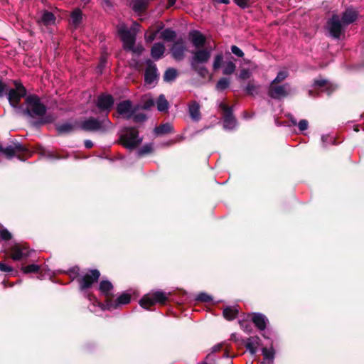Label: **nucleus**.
<instances>
[{"instance_id":"1","label":"nucleus","mask_w":364,"mask_h":364,"mask_svg":"<svg viewBox=\"0 0 364 364\" xmlns=\"http://www.w3.org/2000/svg\"><path fill=\"white\" fill-rule=\"evenodd\" d=\"M19 109L28 118L30 123L35 127L51 123L54 121V117L52 115L46 114V106L36 95L26 96L24 104L19 107Z\"/></svg>"},{"instance_id":"2","label":"nucleus","mask_w":364,"mask_h":364,"mask_svg":"<svg viewBox=\"0 0 364 364\" xmlns=\"http://www.w3.org/2000/svg\"><path fill=\"white\" fill-rule=\"evenodd\" d=\"M211 53V48H198L192 52V56L190 59L191 68L202 77H205L208 74V70L203 65L209 61Z\"/></svg>"},{"instance_id":"3","label":"nucleus","mask_w":364,"mask_h":364,"mask_svg":"<svg viewBox=\"0 0 364 364\" xmlns=\"http://www.w3.org/2000/svg\"><path fill=\"white\" fill-rule=\"evenodd\" d=\"M100 273L97 269L90 270V273L86 274L79 279L80 291L83 292L84 296L92 302V305L89 306L91 311H95V308L98 306V300L91 294L88 293L87 289L97 282Z\"/></svg>"},{"instance_id":"4","label":"nucleus","mask_w":364,"mask_h":364,"mask_svg":"<svg viewBox=\"0 0 364 364\" xmlns=\"http://www.w3.org/2000/svg\"><path fill=\"white\" fill-rule=\"evenodd\" d=\"M80 127L86 132H105L112 128V124L107 117L101 119L89 117L80 123Z\"/></svg>"},{"instance_id":"5","label":"nucleus","mask_w":364,"mask_h":364,"mask_svg":"<svg viewBox=\"0 0 364 364\" xmlns=\"http://www.w3.org/2000/svg\"><path fill=\"white\" fill-rule=\"evenodd\" d=\"M230 55V53H228ZM220 68H223V73L226 75H232L236 70V65L234 63L233 58L230 56V58L223 62V53H218L215 55L213 69V70H218Z\"/></svg>"},{"instance_id":"6","label":"nucleus","mask_w":364,"mask_h":364,"mask_svg":"<svg viewBox=\"0 0 364 364\" xmlns=\"http://www.w3.org/2000/svg\"><path fill=\"white\" fill-rule=\"evenodd\" d=\"M292 92L293 90L289 83L279 85V83L270 82L267 90L268 96L274 100H281Z\"/></svg>"},{"instance_id":"7","label":"nucleus","mask_w":364,"mask_h":364,"mask_svg":"<svg viewBox=\"0 0 364 364\" xmlns=\"http://www.w3.org/2000/svg\"><path fill=\"white\" fill-rule=\"evenodd\" d=\"M346 27L341 20L340 15L333 14L327 21L326 30L329 36L334 39H339Z\"/></svg>"},{"instance_id":"8","label":"nucleus","mask_w":364,"mask_h":364,"mask_svg":"<svg viewBox=\"0 0 364 364\" xmlns=\"http://www.w3.org/2000/svg\"><path fill=\"white\" fill-rule=\"evenodd\" d=\"M121 139L123 145L129 149L136 148L142 141V138L139 136L138 131L134 127L126 128L124 133L121 136Z\"/></svg>"},{"instance_id":"9","label":"nucleus","mask_w":364,"mask_h":364,"mask_svg":"<svg viewBox=\"0 0 364 364\" xmlns=\"http://www.w3.org/2000/svg\"><path fill=\"white\" fill-rule=\"evenodd\" d=\"M131 296L129 294L124 293L119 295L115 300L107 299L105 303L98 302V306L102 311H113L117 309L122 305L129 304Z\"/></svg>"},{"instance_id":"10","label":"nucleus","mask_w":364,"mask_h":364,"mask_svg":"<svg viewBox=\"0 0 364 364\" xmlns=\"http://www.w3.org/2000/svg\"><path fill=\"white\" fill-rule=\"evenodd\" d=\"M117 31L123 42L124 48L127 50H132L136 41V35L124 23L117 26Z\"/></svg>"},{"instance_id":"11","label":"nucleus","mask_w":364,"mask_h":364,"mask_svg":"<svg viewBox=\"0 0 364 364\" xmlns=\"http://www.w3.org/2000/svg\"><path fill=\"white\" fill-rule=\"evenodd\" d=\"M167 299V296L164 291H156L149 293L143 296L139 301V304L145 309H149V307L154 306L156 303H164Z\"/></svg>"},{"instance_id":"12","label":"nucleus","mask_w":364,"mask_h":364,"mask_svg":"<svg viewBox=\"0 0 364 364\" xmlns=\"http://www.w3.org/2000/svg\"><path fill=\"white\" fill-rule=\"evenodd\" d=\"M218 108L223 114V119L224 129L225 130H232L235 129L237 123L232 114V107L228 106L224 102H220L218 103Z\"/></svg>"},{"instance_id":"13","label":"nucleus","mask_w":364,"mask_h":364,"mask_svg":"<svg viewBox=\"0 0 364 364\" xmlns=\"http://www.w3.org/2000/svg\"><path fill=\"white\" fill-rule=\"evenodd\" d=\"M15 88L10 89L8 92V100L10 105L14 108H18V103L21 98L26 97V90L21 83L14 81Z\"/></svg>"},{"instance_id":"14","label":"nucleus","mask_w":364,"mask_h":364,"mask_svg":"<svg viewBox=\"0 0 364 364\" xmlns=\"http://www.w3.org/2000/svg\"><path fill=\"white\" fill-rule=\"evenodd\" d=\"M146 68L144 73V82L146 85L154 87L159 80V73L156 64L151 60L146 61Z\"/></svg>"},{"instance_id":"15","label":"nucleus","mask_w":364,"mask_h":364,"mask_svg":"<svg viewBox=\"0 0 364 364\" xmlns=\"http://www.w3.org/2000/svg\"><path fill=\"white\" fill-rule=\"evenodd\" d=\"M139 109V105L133 107L132 102L129 100H123L117 105V113L127 119H132V117Z\"/></svg>"},{"instance_id":"16","label":"nucleus","mask_w":364,"mask_h":364,"mask_svg":"<svg viewBox=\"0 0 364 364\" xmlns=\"http://www.w3.org/2000/svg\"><path fill=\"white\" fill-rule=\"evenodd\" d=\"M28 149L20 143H14L6 147H3L0 144V152L5 155L8 159H11L18 153L27 152Z\"/></svg>"},{"instance_id":"17","label":"nucleus","mask_w":364,"mask_h":364,"mask_svg":"<svg viewBox=\"0 0 364 364\" xmlns=\"http://www.w3.org/2000/svg\"><path fill=\"white\" fill-rule=\"evenodd\" d=\"M96 105L100 111L108 113L114 105V98L111 95L102 94L98 96Z\"/></svg>"},{"instance_id":"18","label":"nucleus","mask_w":364,"mask_h":364,"mask_svg":"<svg viewBox=\"0 0 364 364\" xmlns=\"http://www.w3.org/2000/svg\"><path fill=\"white\" fill-rule=\"evenodd\" d=\"M187 48L185 42L182 39H178L172 45L171 52L172 57L178 61L182 60L184 58L185 52Z\"/></svg>"},{"instance_id":"19","label":"nucleus","mask_w":364,"mask_h":364,"mask_svg":"<svg viewBox=\"0 0 364 364\" xmlns=\"http://www.w3.org/2000/svg\"><path fill=\"white\" fill-rule=\"evenodd\" d=\"M359 14L355 9L348 8L341 14L340 17L344 26L346 28V26L355 22Z\"/></svg>"},{"instance_id":"20","label":"nucleus","mask_w":364,"mask_h":364,"mask_svg":"<svg viewBox=\"0 0 364 364\" xmlns=\"http://www.w3.org/2000/svg\"><path fill=\"white\" fill-rule=\"evenodd\" d=\"M11 257L14 260L18 261L28 257V250L27 247L19 244H16L11 247Z\"/></svg>"},{"instance_id":"21","label":"nucleus","mask_w":364,"mask_h":364,"mask_svg":"<svg viewBox=\"0 0 364 364\" xmlns=\"http://www.w3.org/2000/svg\"><path fill=\"white\" fill-rule=\"evenodd\" d=\"M188 36L191 42L196 48H200L205 46L206 38L199 31H191L188 33Z\"/></svg>"},{"instance_id":"22","label":"nucleus","mask_w":364,"mask_h":364,"mask_svg":"<svg viewBox=\"0 0 364 364\" xmlns=\"http://www.w3.org/2000/svg\"><path fill=\"white\" fill-rule=\"evenodd\" d=\"M252 321L255 326L260 331H264L269 323L267 316L261 313H253L252 315Z\"/></svg>"},{"instance_id":"23","label":"nucleus","mask_w":364,"mask_h":364,"mask_svg":"<svg viewBox=\"0 0 364 364\" xmlns=\"http://www.w3.org/2000/svg\"><path fill=\"white\" fill-rule=\"evenodd\" d=\"M200 106L197 101H192L188 104V113L193 122H199L201 119Z\"/></svg>"},{"instance_id":"24","label":"nucleus","mask_w":364,"mask_h":364,"mask_svg":"<svg viewBox=\"0 0 364 364\" xmlns=\"http://www.w3.org/2000/svg\"><path fill=\"white\" fill-rule=\"evenodd\" d=\"M164 52L165 46L164 43H155L151 47V55L154 60H158L164 56Z\"/></svg>"},{"instance_id":"25","label":"nucleus","mask_w":364,"mask_h":364,"mask_svg":"<svg viewBox=\"0 0 364 364\" xmlns=\"http://www.w3.org/2000/svg\"><path fill=\"white\" fill-rule=\"evenodd\" d=\"M260 339L258 336H252L247 338L245 347L252 355H255L257 351Z\"/></svg>"},{"instance_id":"26","label":"nucleus","mask_w":364,"mask_h":364,"mask_svg":"<svg viewBox=\"0 0 364 364\" xmlns=\"http://www.w3.org/2000/svg\"><path fill=\"white\" fill-rule=\"evenodd\" d=\"M313 86L322 92H326L328 95L334 90L333 85L323 79L315 80Z\"/></svg>"},{"instance_id":"27","label":"nucleus","mask_w":364,"mask_h":364,"mask_svg":"<svg viewBox=\"0 0 364 364\" xmlns=\"http://www.w3.org/2000/svg\"><path fill=\"white\" fill-rule=\"evenodd\" d=\"M99 290L106 297L112 296L113 285L108 280H102L100 283Z\"/></svg>"},{"instance_id":"28","label":"nucleus","mask_w":364,"mask_h":364,"mask_svg":"<svg viewBox=\"0 0 364 364\" xmlns=\"http://www.w3.org/2000/svg\"><path fill=\"white\" fill-rule=\"evenodd\" d=\"M262 353L264 357L262 364H274L275 351L272 346L269 348H263Z\"/></svg>"},{"instance_id":"29","label":"nucleus","mask_w":364,"mask_h":364,"mask_svg":"<svg viewBox=\"0 0 364 364\" xmlns=\"http://www.w3.org/2000/svg\"><path fill=\"white\" fill-rule=\"evenodd\" d=\"M55 17L54 14L48 11H44L41 16L38 23H43L45 26H51L55 24Z\"/></svg>"},{"instance_id":"30","label":"nucleus","mask_w":364,"mask_h":364,"mask_svg":"<svg viewBox=\"0 0 364 364\" xmlns=\"http://www.w3.org/2000/svg\"><path fill=\"white\" fill-rule=\"evenodd\" d=\"M76 125L71 122H65L56 126L57 131L60 134H68L75 129Z\"/></svg>"},{"instance_id":"31","label":"nucleus","mask_w":364,"mask_h":364,"mask_svg":"<svg viewBox=\"0 0 364 364\" xmlns=\"http://www.w3.org/2000/svg\"><path fill=\"white\" fill-rule=\"evenodd\" d=\"M239 313L236 306H229L223 309V314L225 318L231 321L235 319Z\"/></svg>"},{"instance_id":"32","label":"nucleus","mask_w":364,"mask_h":364,"mask_svg":"<svg viewBox=\"0 0 364 364\" xmlns=\"http://www.w3.org/2000/svg\"><path fill=\"white\" fill-rule=\"evenodd\" d=\"M173 131V126L170 123H164L156 127L154 129V132L156 136H161Z\"/></svg>"},{"instance_id":"33","label":"nucleus","mask_w":364,"mask_h":364,"mask_svg":"<svg viewBox=\"0 0 364 364\" xmlns=\"http://www.w3.org/2000/svg\"><path fill=\"white\" fill-rule=\"evenodd\" d=\"M131 4L135 12L144 11L149 4L145 0H132Z\"/></svg>"},{"instance_id":"34","label":"nucleus","mask_w":364,"mask_h":364,"mask_svg":"<svg viewBox=\"0 0 364 364\" xmlns=\"http://www.w3.org/2000/svg\"><path fill=\"white\" fill-rule=\"evenodd\" d=\"M155 103L159 112H166L168 109V102L164 95H160Z\"/></svg>"},{"instance_id":"35","label":"nucleus","mask_w":364,"mask_h":364,"mask_svg":"<svg viewBox=\"0 0 364 364\" xmlns=\"http://www.w3.org/2000/svg\"><path fill=\"white\" fill-rule=\"evenodd\" d=\"M176 37V33L171 28H166L161 33V38L163 40L171 42L173 41Z\"/></svg>"},{"instance_id":"36","label":"nucleus","mask_w":364,"mask_h":364,"mask_svg":"<svg viewBox=\"0 0 364 364\" xmlns=\"http://www.w3.org/2000/svg\"><path fill=\"white\" fill-rule=\"evenodd\" d=\"M71 23L77 27L82 21V12L80 9H75L71 13Z\"/></svg>"},{"instance_id":"37","label":"nucleus","mask_w":364,"mask_h":364,"mask_svg":"<svg viewBox=\"0 0 364 364\" xmlns=\"http://www.w3.org/2000/svg\"><path fill=\"white\" fill-rule=\"evenodd\" d=\"M259 85L254 83L253 81H250L245 87L246 92L250 95H254L258 93Z\"/></svg>"},{"instance_id":"38","label":"nucleus","mask_w":364,"mask_h":364,"mask_svg":"<svg viewBox=\"0 0 364 364\" xmlns=\"http://www.w3.org/2000/svg\"><path fill=\"white\" fill-rule=\"evenodd\" d=\"M177 76V71L174 68H168L164 75V80L166 82L173 81Z\"/></svg>"},{"instance_id":"39","label":"nucleus","mask_w":364,"mask_h":364,"mask_svg":"<svg viewBox=\"0 0 364 364\" xmlns=\"http://www.w3.org/2000/svg\"><path fill=\"white\" fill-rule=\"evenodd\" d=\"M153 151V144L149 143L142 146L137 151L136 155L141 157L145 154H149Z\"/></svg>"},{"instance_id":"40","label":"nucleus","mask_w":364,"mask_h":364,"mask_svg":"<svg viewBox=\"0 0 364 364\" xmlns=\"http://www.w3.org/2000/svg\"><path fill=\"white\" fill-rule=\"evenodd\" d=\"M230 85V80L227 77H221L217 82L215 87L218 91H223Z\"/></svg>"},{"instance_id":"41","label":"nucleus","mask_w":364,"mask_h":364,"mask_svg":"<svg viewBox=\"0 0 364 364\" xmlns=\"http://www.w3.org/2000/svg\"><path fill=\"white\" fill-rule=\"evenodd\" d=\"M322 145L323 147H326L328 145L335 144V139L333 136L329 134H323L321 136Z\"/></svg>"},{"instance_id":"42","label":"nucleus","mask_w":364,"mask_h":364,"mask_svg":"<svg viewBox=\"0 0 364 364\" xmlns=\"http://www.w3.org/2000/svg\"><path fill=\"white\" fill-rule=\"evenodd\" d=\"M11 233L1 224H0V240H9L11 239Z\"/></svg>"},{"instance_id":"43","label":"nucleus","mask_w":364,"mask_h":364,"mask_svg":"<svg viewBox=\"0 0 364 364\" xmlns=\"http://www.w3.org/2000/svg\"><path fill=\"white\" fill-rule=\"evenodd\" d=\"M40 269V266L36 264L22 267V271L24 274L37 273Z\"/></svg>"},{"instance_id":"44","label":"nucleus","mask_w":364,"mask_h":364,"mask_svg":"<svg viewBox=\"0 0 364 364\" xmlns=\"http://www.w3.org/2000/svg\"><path fill=\"white\" fill-rule=\"evenodd\" d=\"M289 76V73L286 70H280L276 77L271 82H275V83H279L284 80L287 77Z\"/></svg>"},{"instance_id":"45","label":"nucleus","mask_w":364,"mask_h":364,"mask_svg":"<svg viewBox=\"0 0 364 364\" xmlns=\"http://www.w3.org/2000/svg\"><path fill=\"white\" fill-rule=\"evenodd\" d=\"M132 118L134 122L141 123L145 122L147 119V117L144 113H137V112H136Z\"/></svg>"},{"instance_id":"46","label":"nucleus","mask_w":364,"mask_h":364,"mask_svg":"<svg viewBox=\"0 0 364 364\" xmlns=\"http://www.w3.org/2000/svg\"><path fill=\"white\" fill-rule=\"evenodd\" d=\"M218 358L213 353H208L205 360L198 364H215Z\"/></svg>"},{"instance_id":"47","label":"nucleus","mask_w":364,"mask_h":364,"mask_svg":"<svg viewBox=\"0 0 364 364\" xmlns=\"http://www.w3.org/2000/svg\"><path fill=\"white\" fill-rule=\"evenodd\" d=\"M196 300L198 301L209 302L212 301V296L205 292H201L196 296Z\"/></svg>"},{"instance_id":"48","label":"nucleus","mask_w":364,"mask_h":364,"mask_svg":"<svg viewBox=\"0 0 364 364\" xmlns=\"http://www.w3.org/2000/svg\"><path fill=\"white\" fill-rule=\"evenodd\" d=\"M235 4L241 9H247L250 6L251 0H233Z\"/></svg>"},{"instance_id":"49","label":"nucleus","mask_w":364,"mask_h":364,"mask_svg":"<svg viewBox=\"0 0 364 364\" xmlns=\"http://www.w3.org/2000/svg\"><path fill=\"white\" fill-rule=\"evenodd\" d=\"M250 76L251 72L250 71V70L244 68L240 70V73L238 75V79L240 80H245L250 78Z\"/></svg>"},{"instance_id":"50","label":"nucleus","mask_w":364,"mask_h":364,"mask_svg":"<svg viewBox=\"0 0 364 364\" xmlns=\"http://www.w3.org/2000/svg\"><path fill=\"white\" fill-rule=\"evenodd\" d=\"M231 52L236 56L242 58L244 56V52L237 46H232L231 48Z\"/></svg>"},{"instance_id":"51","label":"nucleus","mask_w":364,"mask_h":364,"mask_svg":"<svg viewBox=\"0 0 364 364\" xmlns=\"http://www.w3.org/2000/svg\"><path fill=\"white\" fill-rule=\"evenodd\" d=\"M155 105V101L152 98H148L144 101V103L142 106L144 109H149Z\"/></svg>"},{"instance_id":"52","label":"nucleus","mask_w":364,"mask_h":364,"mask_svg":"<svg viewBox=\"0 0 364 364\" xmlns=\"http://www.w3.org/2000/svg\"><path fill=\"white\" fill-rule=\"evenodd\" d=\"M157 32L154 31L150 33H146L144 35L145 41L146 43H151L156 37Z\"/></svg>"},{"instance_id":"53","label":"nucleus","mask_w":364,"mask_h":364,"mask_svg":"<svg viewBox=\"0 0 364 364\" xmlns=\"http://www.w3.org/2000/svg\"><path fill=\"white\" fill-rule=\"evenodd\" d=\"M298 127L300 131L304 132L309 127L308 121L306 119H301L298 123Z\"/></svg>"},{"instance_id":"54","label":"nucleus","mask_w":364,"mask_h":364,"mask_svg":"<svg viewBox=\"0 0 364 364\" xmlns=\"http://www.w3.org/2000/svg\"><path fill=\"white\" fill-rule=\"evenodd\" d=\"M239 323L241 326V328L246 332H250L251 331V326L248 321H240Z\"/></svg>"},{"instance_id":"55","label":"nucleus","mask_w":364,"mask_h":364,"mask_svg":"<svg viewBox=\"0 0 364 364\" xmlns=\"http://www.w3.org/2000/svg\"><path fill=\"white\" fill-rule=\"evenodd\" d=\"M0 271L5 272H11L14 271L13 268L4 262H0Z\"/></svg>"},{"instance_id":"56","label":"nucleus","mask_w":364,"mask_h":364,"mask_svg":"<svg viewBox=\"0 0 364 364\" xmlns=\"http://www.w3.org/2000/svg\"><path fill=\"white\" fill-rule=\"evenodd\" d=\"M140 25L137 22L134 21L132 24V26L129 30L132 31V32L134 33V35L136 36L137 33L139 31Z\"/></svg>"},{"instance_id":"57","label":"nucleus","mask_w":364,"mask_h":364,"mask_svg":"<svg viewBox=\"0 0 364 364\" xmlns=\"http://www.w3.org/2000/svg\"><path fill=\"white\" fill-rule=\"evenodd\" d=\"M107 63V55H102L100 58V64L98 65V68L100 70H102L103 68L106 65Z\"/></svg>"},{"instance_id":"58","label":"nucleus","mask_w":364,"mask_h":364,"mask_svg":"<svg viewBox=\"0 0 364 364\" xmlns=\"http://www.w3.org/2000/svg\"><path fill=\"white\" fill-rule=\"evenodd\" d=\"M7 91V86L0 80V97H3Z\"/></svg>"},{"instance_id":"59","label":"nucleus","mask_w":364,"mask_h":364,"mask_svg":"<svg viewBox=\"0 0 364 364\" xmlns=\"http://www.w3.org/2000/svg\"><path fill=\"white\" fill-rule=\"evenodd\" d=\"M84 144H85V148H87V149H90L94 145L93 142L91 140H90V139L85 140Z\"/></svg>"},{"instance_id":"60","label":"nucleus","mask_w":364,"mask_h":364,"mask_svg":"<svg viewBox=\"0 0 364 364\" xmlns=\"http://www.w3.org/2000/svg\"><path fill=\"white\" fill-rule=\"evenodd\" d=\"M221 348V345L220 344H218V345H215L212 348H211V352L210 353H213L215 355V353L218 351Z\"/></svg>"},{"instance_id":"61","label":"nucleus","mask_w":364,"mask_h":364,"mask_svg":"<svg viewBox=\"0 0 364 364\" xmlns=\"http://www.w3.org/2000/svg\"><path fill=\"white\" fill-rule=\"evenodd\" d=\"M176 0H168V6H172L175 4Z\"/></svg>"},{"instance_id":"62","label":"nucleus","mask_w":364,"mask_h":364,"mask_svg":"<svg viewBox=\"0 0 364 364\" xmlns=\"http://www.w3.org/2000/svg\"><path fill=\"white\" fill-rule=\"evenodd\" d=\"M218 3L224 4H229L230 1V0H218Z\"/></svg>"},{"instance_id":"63","label":"nucleus","mask_w":364,"mask_h":364,"mask_svg":"<svg viewBox=\"0 0 364 364\" xmlns=\"http://www.w3.org/2000/svg\"><path fill=\"white\" fill-rule=\"evenodd\" d=\"M103 3L107 6H112V2L109 0H103Z\"/></svg>"},{"instance_id":"64","label":"nucleus","mask_w":364,"mask_h":364,"mask_svg":"<svg viewBox=\"0 0 364 364\" xmlns=\"http://www.w3.org/2000/svg\"><path fill=\"white\" fill-rule=\"evenodd\" d=\"M290 120L294 125L298 124L296 120L292 116L290 117Z\"/></svg>"}]
</instances>
